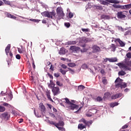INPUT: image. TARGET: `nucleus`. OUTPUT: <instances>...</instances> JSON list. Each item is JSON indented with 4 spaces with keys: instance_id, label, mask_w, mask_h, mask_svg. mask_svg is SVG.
I'll list each match as a JSON object with an SVG mask.
<instances>
[{
    "instance_id": "obj_1",
    "label": "nucleus",
    "mask_w": 131,
    "mask_h": 131,
    "mask_svg": "<svg viewBox=\"0 0 131 131\" xmlns=\"http://www.w3.org/2000/svg\"><path fill=\"white\" fill-rule=\"evenodd\" d=\"M64 100L66 101V104L69 105V106H68V108H69V109H71V110H77V109H78V105L71 102L70 100H69V99L66 98L64 99Z\"/></svg>"
},
{
    "instance_id": "obj_41",
    "label": "nucleus",
    "mask_w": 131,
    "mask_h": 131,
    "mask_svg": "<svg viewBox=\"0 0 131 131\" xmlns=\"http://www.w3.org/2000/svg\"><path fill=\"white\" fill-rule=\"evenodd\" d=\"M49 122L50 124H52V125H55V126H56V124H57V123L54 122V121H49Z\"/></svg>"
},
{
    "instance_id": "obj_11",
    "label": "nucleus",
    "mask_w": 131,
    "mask_h": 131,
    "mask_svg": "<svg viewBox=\"0 0 131 131\" xmlns=\"http://www.w3.org/2000/svg\"><path fill=\"white\" fill-rule=\"evenodd\" d=\"M122 96V94L121 93L116 94L112 96V99L113 100H115V99H118V98H120Z\"/></svg>"
},
{
    "instance_id": "obj_14",
    "label": "nucleus",
    "mask_w": 131,
    "mask_h": 131,
    "mask_svg": "<svg viewBox=\"0 0 131 131\" xmlns=\"http://www.w3.org/2000/svg\"><path fill=\"white\" fill-rule=\"evenodd\" d=\"M86 125H83L82 123H80L78 125V129H80L81 130L83 129V128H86Z\"/></svg>"
},
{
    "instance_id": "obj_45",
    "label": "nucleus",
    "mask_w": 131,
    "mask_h": 131,
    "mask_svg": "<svg viewBox=\"0 0 131 131\" xmlns=\"http://www.w3.org/2000/svg\"><path fill=\"white\" fill-rule=\"evenodd\" d=\"M47 98H48V100H50L51 102H54V101L53 100V99L51 97V94H50L49 95L47 96Z\"/></svg>"
},
{
    "instance_id": "obj_37",
    "label": "nucleus",
    "mask_w": 131,
    "mask_h": 131,
    "mask_svg": "<svg viewBox=\"0 0 131 131\" xmlns=\"http://www.w3.org/2000/svg\"><path fill=\"white\" fill-rule=\"evenodd\" d=\"M34 113L36 117H40V115H39L36 113V112L35 111V108L34 109Z\"/></svg>"
},
{
    "instance_id": "obj_23",
    "label": "nucleus",
    "mask_w": 131,
    "mask_h": 131,
    "mask_svg": "<svg viewBox=\"0 0 131 131\" xmlns=\"http://www.w3.org/2000/svg\"><path fill=\"white\" fill-rule=\"evenodd\" d=\"M80 122H82L84 123V124H85V125H88V121L84 118H82L80 120Z\"/></svg>"
},
{
    "instance_id": "obj_7",
    "label": "nucleus",
    "mask_w": 131,
    "mask_h": 131,
    "mask_svg": "<svg viewBox=\"0 0 131 131\" xmlns=\"http://www.w3.org/2000/svg\"><path fill=\"white\" fill-rule=\"evenodd\" d=\"M122 79H120V78H117L115 81V83H116V88H120L121 84H122Z\"/></svg>"
},
{
    "instance_id": "obj_62",
    "label": "nucleus",
    "mask_w": 131,
    "mask_h": 131,
    "mask_svg": "<svg viewBox=\"0 0 131 131\" xmlns=\"http://www.w3.org/2000/svg\"><path fill=\"white\" fill-rule=\"evenodd\" d=\"M50 70H51L52 71H54V66H53V64L51 65Z\"/></svg>"
},
{
    "instance_id": "obj_53",
    "label": "nucleus",
    "mask_w": 131,
    "mask_h": 131,
    "mask_svg": "<svg viewBox=\"0 0 131 131\" xmlns=\"http://www.w3.org/2000/svg\"><path fill=\"white\" fill-rule=\"evenodd\" d=\"M16 58L17 59V60H20V59H21V56H20L19 54H17L16 55Z\"/></svg>"
},
{
    "instance_id": "obj_20",
    "label": "nucleus",
    "mask_w": 131,
    "mask_h": 131,
    "mask_svg": "<svg viewBox=\"0 0 131 131\" xmlns=\"http://www.w3.org/2000/svg\"><path fill=\"white\" fill-rule=\"evenodd\" d=\"M70 49L72 51H75L76 52V51H77L78 50H79L80 48L78 47H77L74 46H71Z\"/></svg>"
},
{
    "instance_id": "obj_24",
    "label": "nucleus",
    "mask_w": 131,
    "mask_h": 131,
    "mask_svg": "<svg viewBox=\"0 0 131 131\" xmlns=\"http://www.w3.org/2000/svg\"><path fill=\"white\" fill-rule=\"evenodd\" d=\"M65 49L64 48H61L60 50L59 51V54L60 55H65Z\"/></svg>"
},
{
    "instance_id": "obj_60",
    "label": "nucleus",
    "mask_w": 131,
    "mask_h": 131,
    "mask_svg": "<svg viewBox=\"0 0 131 131\" xmlns=\"http://www.w3.org/2000/svg\"><path fill=\"white\" fill-rule=\"evenodd\" d=\"M96 9L98 10H103V7L102 6H97Z\"/></svg>"
},
{
    "instance_id": "obj_33",
    "label": "nucleus",
    "mask_w": 131,
    "mask_h": 131,
    "mask_svg": "<svg viewBox=\"0 0 131 131\" xmlns=\"http://www.w3.org/2000/svg\"><path fill=\"white\" fill-rule=\"evenodd\" d=\"M102 82L103 84H107V79H106V77H103L102 78Z\"/></svg>"
},
{
    "instance_id": "obj_49",
    "label": "nucleus",
    "mask_w": 131,
    "mask_h": 131,
    "mask_svg": "<svg viewBox=\"0 0 131 131\" xmlns=\"http://www.w3.org/2000/svg\"><path fill=\"white\" fill-rule=\"evenodd\" d=\"M126 57L127 58H131V53L128 52V53L126 54Z\"/></svg>"
},
{
    "instance_id": "obj_10",
    "label": "nucleus",
    "mask_w": 131,
    "mask_h": 131,
    "mask_svg": "<svg viewBox=\"0 0 131 131\" xmlns=\"http://www.w3.org/2000/svg\"><path fill=\"white\" fill-rule=\"evenodd\" d=\"M116 41L119 42L120 47H124L125 46V43H124V42H123L121 40H120V38L115 39V42H116Z\"/></svg>"
},
{
    "instance_id": "obj_58",
    "label": "nucleus",
    "mask_w": 131,
    "mask_h": 131,
    "mask_svg": "<svg viewBox=\"0 0 131 131\" xmlns=\"http://www.w3.org/2000/svg\"><path fill=\"white\" fill-rule=\"evenodd\" d=\"M87 123H88V125H88L89 127H90V125H89V123L90 124H92L93 123V121L91 120V121H87Z\"/></svg>"
},
{
    "instance_id": "obj_42",
    "label": "nucleus",
    "mask_w": 131,
    "mask_h": 131,
    "mask_svg": "<svg viewBox=\"0 0 131 131\" xmlns=\"http://www.w3.org/2000/svg\"><path fill=\"white\" fill-rule=\"evenodd\" d=\"M122 68H124V69H126V70H129V68H128V67H127L125 64H124V67H123Z\"/></svg>"
},
{
    "instance_id": "obj_46",
    "label": "nucleus",
    "mask_w": 131,
    "mask_h": 131,
    "mask_svg": "<svg viewBox=\"0 0 131 131\" xmlns=\"http://www.w3.org/2000/svg\"><path fill=\"white\" fill-rule=\"evenodd\" d=\"M82 31H83V32H89V29H84V28H82L81 29Z\"/></svg>"
},
{
    "instance_id": "obj_22",
    "label": "nucleus",
    "mask_w": 131,
    "mask_h": 131,
    "mask_svg": "<svg viewBox=\"0 0 131 131\" xmlns=\"http://www.w3.org/2000/svg\"><path fill=\"white\" fill-rule=\"evenodd\" d=\"M119 103L117 102L110 103V107H112V108H114L115 106H118Z\"/></svg>"
},
{
    "instance_id": "obj_43",
    "label": "nucleus",
    "mask_w": 131,
    "mask_h": 131,
    "mask_svg": "<svg viewBox=\"0 0 131 131\" xmlns=\"http://www.w3.org/2000/svg\"><path fill=\"white\" fill-rule=\"evenodd\" d=\"M57 128H58L59 129V130H65V128L62 127H59V126H57V127H56Z\"/></svg>"
},
{
    "instance_id": "obj_48",
    "label": "nucleus",
    "mask_w": 131,
    "mask_h": 131,
    "mask_svg": "<svg viewBox=\"0 0 131 131\" xmlns=\"http://www.w3.org/2000/svg\"><path fill=\"white\" fill-rule=\"evenodd\" d=\"M68 66L69 67H74V66H75V63H70L68 64Z\"/></svg>"
},
{
    "instance_id": "obj_8",
    "label": "nucleus",
    "mask_w": 131,
    "mask_h": 131,
    "mask_svg": "<svg viewBox=\"0 0 131 131\" xmlns=\"http://www.w3.org/2000/svg\"><path fill=\"white\" fill-rule=\"evenodd\" d=\"M117 17L119 19H123L126 17V15L123 14L122 11H120L117 13Z\"/></svg>"
},
{
    "instance_id": "obj_52",
    "label": "nucleus",
    "mask_w": 131,
    "mask_h": 131,
    "mask_svg": "<svg viewBox=\"0 0 131 131\" xmlns=\"http://www.w3.org/2000/svg\"><path fill=\"white\" fill-rule=\"evenodd\" d=\"M118 66H120L122 68L123 67H124V63L120 62L118 63Z\"/></svg>"
},
{
    "instance_id": "obj_64",
    "label": "nucleus",
    "mask_w": 131,
    "mask_h": 131,
    "mask_svg": "<svg viewBox=\"0 0 131 131\" xmlns=\"http://www.w3.org/2000/svg\"><path fill=\"white\" fill-rule=\"evenodd\" d=\"M32 66H33V68L34 69H35V64H34V60H33L32 61Z\"/></svg>"
},
{
    "instance_id": "obj_12",
    "label": "nucleus",
    "mask_w": 131,
    "mask_h": 131,
    "mask_svg": "<svg viewBox=\"0 0 131 131\" xmlns=\"http://www.w3.org/2000/svg\"><path fill=\"white\" fill-rule=\"evenodd\" d=\"M40 111L42 112H46V107L43 105V103H40L39 106Z\"/></svg>"
},
{
    "instance_id": "obj_5",
    "label": "nucleus",
    "mask_w": 131,
    "mask_h": 131,
    "mask_svg": "<svg viewBox=\"0 0 131 131\" xmlns=\"http://www.w3.org/2000/svg\"><path fill=\"white\" fill-rule=\"evenodd\" d=\"M110 3L111 4H115V5H116V4H119L120 2L118 0H105V1H101V5L108 6V5H109V3Z\"/></svg>"
},
{
    "instance_id": "obj_29",
    "label": "nucleus",
    "mask_w": 131,
    "mask_h": 131,
    "mask_svg": "<svg viewBox=\"0 0 131 131\" xmlns=\"http://www.w3.org/2000/svg\"><path fill=\"white\" fill-rule=\"evenodd\" d=\"M127 86V84L126 83H124L123 84L122 83L120 88L121 89H125Z\"/></svg>"
},
{
    "instance_id": "obj_50",
    "label": "nucleus",
    "mask_w": 131,
    "mask_h": 131,
    "mask_svg": "<svg viewBox=\"0 0 131 131\" xmlns=\"http://www.w3.org/2000/svg\"><path fill=\"white\" fill-rule=\"evenodd\" d=\"M73 16H74L73 13H72V12H70L69 13V18H73Z\"/></svg>"
},
{
    "instance_id": "obj_19",
    "label": "nucleus",
    "mask_w": 131,
    "mask_h": 131,
    "mask_svg": "<svg viewBox=\"0 0 131 131\" xmlns=\"http://www.w3.org/2000/svg\"><path fill=\"white\" fill-rule=\"evenodd\" d=\"M64 126V122L60 121L58 123H56L55 125L56 127H58V126Z\"/></svg>"
},
{
    "instance_id": "obj_56",
    "label": "nucleus",
    "mask_w": 131,
    "mask_h": 131,
    "mask_svg": "<svg viewBox=\"0 0 131 131\" xmlns=\"http://www.w3.org/2000/svg\"><path fill=\"white\" fill-rule=\"evenodd\" d=\"M78 89H79V90H83L84 89V86L81 85H79L78 86Z\"/></svg>"
},
{
    "instance_id": "obj_61",
    "label": "nucleus",
    "mask_w": 131,
    "mask_h": 131,
    "mask_svg": "<svg viewBox=\"0 0 131 131\" xmlns=\"http://www.w3.org/2000/svg\"><path fill=\"white\" fill-rule=\"evenodd\" d=\"M54 76L55 77H59L60 76V74H59V73H54Z\"/></svg>"
},
{
    "instance_id": "obj_4",
    "label": "nucleus",
    "mask_w": 131,
    "mask_h": 131,
    "mask_svg": "<svg viewBox=\"0 0 131 131\" xmlns=\"http://www.w3.org/2000/svg\"><path fill=\"white\" fill-rule=\"evenodd\" d=\"M57 15L58 16V20H61L63 19V17L64 16V12H63V9L61 7H58L56 9Z\"/></svg>"
},
{
    "instance_id": "obj_34",
    "label": "nucleus",
    "mask_w": 131,
    "mask_h": 131,
    "mask_svg": "<svg viewBox=\"0 0 131 131\" xmlns=\"http://www.w3.org/2000/svg\"><path fill=\"white\" fill-rule=\"evenodd\" d=\"M7 62L8 63V67H10V65L12 64V59H9L7 60Z\"/></svg>"
},
{
    "instance_id": "obj_15",
    "label": "nucleus",
    "mask_w": 131,
    "mask_h": 131,
    "mask_svg": "<svg viewBox=\"0 0 131 131\" xmlns=\"http://www.w3.org/2000/svg\"><path fill=\"white\" fill-rule=\"evenodd\" d=\"M109 62L111 63H113L114 62H117L118 61V59H117V57H112L109 58Z\"/></svg>"
},
{
    "instance_id": "obj_16",
    "label": "nucleus",
    "mask_w": 131,
    "mask_h": 131,
    "mask_svg": "<svg viewBox=\"0 0 131 131\" xmlns=\"http://www.w3.org/2000/svg\"><path fill=\"white\" fill-rule=\"evenodd\" d=\"M55 85H56V84H55V83H54V82H53V80H51L50 84L48 85L49 88H50L52 90V89H54V88L56 87V86H55Z\"/></svg>"
},
{
    "instance_id": "obj_26",
    "label": "nucleus",
    "mask_w": 131,
    "mask_h": 131,
    "mask_svg": "<svg viewBox=\"0 0 131 131\" xmlns=\"http://www.w3.org/2000/svg\"><path fill=\"white\" fill-rule=\"evenodd\" d=\"M126 74V73L123 71H121L118 73V75H120L121 76H123V75H125Z\"/></svg>"
},
{
    "instance_id": "obj_2",
    "label": "nucleus",
    "mask_w": 131,
    "mask_h": 131,
    "mask_svg": "<svg viewBox=\"0 0 131 131\" xmlns=\"http://www.w3.org/2000/svg\"><path fill=\"white\" fill-rule=\"evenodd\" d=\"M41 14L43 17H47V18H51V19H54V18H56V13L54 11H45L42 12Z\"/></svg>"
},
{
    "instance_id": "obj_30",
    "label": "nucleus",
    "mask_w": 131,
    "mask_h": 131,
    "mask_svg": "<svg viewBox=\"0 0 131 131\" xmlns=\"http://www.w3.org/2000/svg\"><path fill=\"white\" fill-rule=\"evenodd\" d=\"M104 96L105 98H109L111 97V94L110 93L107 92L104 94Z\"/></svg>"
},
{
    "instance_id": "obj_63",
    "label": "nucleus",
    "mask_w": 131,
    "mask_h": 131,
    "mask_svg": "<svg viewBox=\"0 0 131 131\" xmlns=\"http://www.w3.org/2000/svg\"><path fill=\"white\" fill-rule=\"evenodd\" d=\"M12 14H10V13H7V16L8 17V18H11L12 17Z\"/></svg>"
},
{
    "instance_id": "obj_31",
    "label": "nucleus",
    "mask_w": 131,
    "mask_h": 131,
    "mask_svg": "<svg viewBox=\"0 0 131 131\" xmlns=\"http://www.w3.org/2000/svg\"><path fill=\"white\" fill-rule=\"evenodd\" d=\"M59 71L62 74H63V75H65V74H66V72H67V71H65L62 69H60L59 70Z\"/></svg>"
},
{
    "instance_id": "obj_25",
    "label": "nucleus",
    "mask_w": 131,
    "mask_h": 131,
    "mask_svg": "<svg viewBox=\"0 0 131 131\" xmlns=\"http://www.w3.org/2000/svg\"><path fill=\"white\" fill-rule=\"evenodd\" d=\"M6 111V107L3 105H0V112H5Z\"/></svg>"
},
{
    "instance_id": "obj_39",
    "label": "nucleus",
    "mask_w": 131,
    "mask_h": 131,
    "mask_svg": "<svg viewBox=\"0 0 131 131\" xmlns=\"http://www.w3.org/2000/svg\"><path fill=\"white\" fill-rule=\"evenodd\" d=\"M125 65L130 67V66H131V62L130 61H126L125 62Z\"/></svg>"
},
{
    "instance_id": "obj_44",
    "label": "nucleus",
    "mask_w": 131,
    "mask_h": 131,
    "mask_svg": "<svg viewBox=\"0 0 131 131\" xmlns=\"http://www.w3.org/2000/svg\"><path fill=\"white\" fill-rule=\"evenodd\" d=\"M47 98H48V100H50L51 102H54V101L53 100V99L51 97V94H50L49 95L47 96Z\"/></svg>"
},
{
    "instance_id": "obj_57",
    "label": "nucleus",
    "mask_w": 131,
    "mask_h": 131,
    "mask_svg": "<svg viewBox=\"0 0 131 131\" xmlns=\"http://www.w3.org/2000/svg\"><path fill=\"white\" fill-rule=\"evenodd\" d=\"M48 75L51 78V79H53L54 78V77H53V75H51L49 73H48Z\"/></svg>"
},
{
    "instance_id": "obj_13",
    "label": "nucleus",
    "mask_w": 131,
    "mask_h": 131,
    "mask_svg": "<svg viewBox=\"0 0 131 131\" xmlns=\"http://www.w3.org/2000/svg\"><path fill=\"white\" fill-rule=\"evenodd\" d=\"M17 51L19 54H22L23 52H25V48L23 46H20V48H17Z\"/></svg>"
},
{
    "instance_id": "obj_27",
    "label": "nucleus",
    "mask_w": 131,
    "mask_h": 131,
    "mask_svg": "<svg viewBox=\"0 0 131 131\" xmlns=\"http://www.w3.org/2000/svg\"><path fill=\"white\" fill-rule=\"evenodd\" d=\"M29 21H32V22H34L35 23H38L40 22V20L36 19H30Z\"/></svg>"
},
{
    "instance_id": "obj_9",
    "label": "nucleus",
    "mask_w": 131,
    "mask_h": 131,
    "mask_svg": "<svg viewBox=\"0 0 131 131\" xmlns=\"http://www.w3.org/2000/svg\"><path fill=\"white\" fill-rule=\"evenodd\" d=\"M92 50L94 53H98V52H100V51H101L100 47L96 45H94L92 47Z\"/></svg>"
},
{
    "instance_id": "obj_32",
    "label": "nucleus",
    "mask_w": 131,
    "mask_h": 131,
    "mask_svg": "<svg viewBox=\"0 0 131 131\" xmlns=\"http://www.w3.org/2000/svg\"><path fill=\"white\" fill-rule=\"evenodd\" d=\"M56 84H57L58 86H63V83L60 82V81H56Z\"/></svg>"
},
{
    "instance_id": "obj_17",
    "label": "nucleus",
    "mask_w": 131,
    "mask_h": 131,
    "mask_svg": "<svg viewBox=\"0 0 131 131\" xmlns=\"http://www.w3.org/2000/svg\"><path fill=\"white\" fill-rule=\"evenodd\" d=\"M67 43L69 46H71V45H76L77 43V41L76 40H71L68 41Z\"/></svg>"
},
{
    "instance_id": "obj_28",
    "label": "nucleus",
    "mask_w": 131,
    "mask_h": 131,
    "mask_svg": "<svg viewBox=\"0 0 131 131\" xmlns=\"http://www.w3.org/2000/svg\"><path fill=\"white\" fill-rule=\"evenodd\" d=\"M12 99H13V94H12V92H10L8 94V100H9V101H11Z\"/></svg>"
},
{
    "instance_id": "obj_36",
    "label": "nucleus",
    "mask_w": 131,
    "mask_h": 131,
    "mask_svg": "<svg viewBox=\"0 0 131 131\" xmlns=\"http://www.w3.org/2000/svg\"><path fill=\"white\" fill-rule=\"evenodd\" d=\"M96 100L97 102H101V101H103V99L101 97L98 96Z\"/></svg>"
},
{
    "instance_id": "obj_21",
    "label": "nucleus",
    "mask_w": 131,
    "mask_h": 131,
    "mask_svg": "<svg viewBox=\"0 0 131 131\" xmlns=\"http://www.w3.org/2000/svg\"><path fill=\"white\" fill-rule=\"evenodd\" d=\"M11 48V45H8L7 47L5 49V52L6 53V55H8L9 54V52H10V49Z\"/></svg>"
},
{
    "instance_id": "obj_59",
    "label": "nucleus",
    "mask_w": 131,
    "mask_h": 131,
    "mask_svg": "<svg viewBox=\"0 0 131 131\" xmlns=\"http://www.w3.org/2000/svg\"><path fill=\"white\" fill-rule=\"evenodd\" d=\"M61 67H62V68H63V69H66V68H67V66L64 64H61Z\"/></svg>"
},
{
    "instance_id": "obj_55",
    "label": "nucleus",
    "mask_w": 131,
    "mask_h": 131,
    "mask_svg": "<svg viewBox=\"0 0 131 131\" xmlns=\"http://www.w3.org/2000/svg\"><path fill=\"white\" fill-rule=\"evenodd\" d=\"M4 3L6 4V5H10V2L7 1V0H3Z\"/></svg>"
},
{
    "instance_id": "obj_38",
    "label": "nucleus",
    "mask_w": 131,
    "mask_h": 131,
    "mask_svg": "<svg viewBox=\"0 0 131 131\" xmlns=\"http://www.w3.org/2000/svg\"><path fill=\"white\" fill-rule=\"evenodd\" d=\"M64 26H66V27H67V28H69L70 27V23H65Z\"/></svg>"
},
{
    "instance_id": "obj_51",
    "label": "nucleus",
    "mask_w": 131,
    "mask_h": 131,
    "mask_svg": "<svg viewBox=\"0 0 131 131\" xmlns=\"http://www.w3.org/2000/svg\"><path fill=\"white\" fill-rule=\"evenodd\" d=\"M82 68H83V69H86V68H88V65H86V64H84L82 66Z\"/></svg>"
},
{
    "instance_id": "obj_35",
    "label": "nucleus",
    "mask_w": 131,
    "mask_h": 131,
    "mask_svg": "<svg viewBox=\"0 0 131 131\" xmlns=\"http://www.w3.org/2000/svg\"><path fill=\"white\" fill-rule=\"evenodd\" d=\"M111 48L113 49V52H115V49H116V46L114 44H112Z\"/></svg>"
},
{
    "instance_id": "obj_54",
    "label": "nucleus",
    "mask_w": 131,
    "mask_h": 131,
    "mask_svg": "<svg viewBox=\"0 0 131 131\" xmlns=\"http://www.w3.org/2000/svg\"><path fill=\"white\" fill-rule=\"evenodd\" d=\"M127 127H128V125H127V124H126L124 125V126H123L122 127V129H124L125 128H127Z\"/></svg>"
},
{
    "instance_id": "obj_47",
    "label": "nucleus",
    "mask_w": 131,
    "mask_h": 131,
    "mask_svg": "<svg viewBox=\"0 0 131 131\" xmlns=\"http://www.w3.org/2000/svg\"><path fill=\"white\" fill-rule=\"evenodd\" d=\"M68 69H69V71L71 72V74H74V71L72 70L70 68H68Z\"/></svg>"
},
{
    "instance_id": "obj_6",
    "label": "nucleus",
    "mask_w": 131,
    "mask_h": 131,
    "mask_svg": "<svg viewBox=\"0 0 131 131\" xmlns=\"http://www.w3.org/2000/svg\"><path fill=\"white\" fill-rule=\"evenodd\" d=\"M52 92L54 96H57V95H59V94L61 93V91H60V88L58 86L54 87L52 89Z\"/></svg>"
},
{
    "instance_id": "obj_3",
    "label": "nucleus",
    "mask_w": 131,
    "mask_h": 131,
    "mask_svg": "<svg viewBox=\"0 0 131 131\" xmlns=\"http://www.w3.org/2000/svg\"><path fill=\"white\" fill-rule=\"evenodd\" d=\"M0 118L2 120L8 121V120H10V118H11V115L9 112H5L0 114Z\"/></svg>"
},
{
    "instance_id": "obj_40",
    "label": "nucleus",
    "mask_w": 131,
    "mask_h": 131,
    "mask_svg": "<svg viewBox=\"0 0 131 131\" xmlns=\"http://www.w3.org/2000/svg\"><path fill=\"white\" fill-rule=\"evenodd\" d=\"M91 39L90 38H86L84 39V42H89L91 41Z\"/></svg>"
},
{
    "instance_id": "obj_18",
    "label": "nucleus",
    "mask_w": 131,
    "mask_h": 131,
    "mask_svg": "<svg viewBox=\"0 0 131 131\" xmlns=\"http://www.w3.org/2000/svg\"><path fill=\"white\" fill-rule=\"evenodd\" d=\"M2 103H3L2 105L4 107H7L8 108H11L12 107V105H11V104L7 103V102H2Z\"/></svg>"
}]
</instances>
